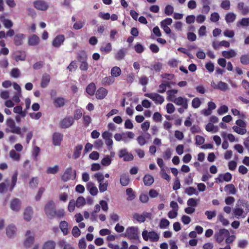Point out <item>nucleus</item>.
<instances>
[{
  "label": "nucleus",
  "mask_w": 249,
  "mask_h": 249,
  "mask_svg": "<svg viewBox=\"0 0 249 249\" xmlns=\"http://www.w3.org/2000/svg\"><path fill=\"white\" fill-rule=\"evenodd\" d=\"M65 99L63 97H56L53 99V104L56 107H61L64 106Z\"/></svg>",
  "instance_id": "nucleus-25"
},
{
  "label": "nucleus",
  "mask_w": 249,
  "mask_h": 249,
  "mask_svg": "<svg viewBox=\"0 0 249 249\" xmlns=\"http://www.w3.org/2000/svg\"><path fill=\"white\" fill-rule=\"evenodd\" d=\"M24 35L23 34H18L14 38V43L16 45L19 46L22 44V40L24 38Z\"/></svg>",
  "instance_id": "nucleus-36"
},
{
  "label": "nucleus",
  "mask_w": 249,
  "mask_h": 249,
  "mask_svg": "<svg viewBox=\"0 0 249 249\" xmlns=\"http://www.w3.org/2000/svg\"><path fill=\"white\" fill-rule=\"evenodd\" d=\"M18 172L16 171L14 175L11 178V184L10 186L9 191H12L14 187H15L17 181V177H18Z\"/></svg>",
  "instance_id": "nucleus-43"
},
{
  "label": "nucleus",
  "mask_w": 249,
  "mask_h": 249,
  "mask_svg": "<svg viewBox=\"0 0 249 249\" xmlns=\"http://www.w3.org/2000/svg\"><path fill=\"white\" fill-rule=\"evenodd\" d=\"M110 73L112 77H117L121 74V69L118 67L115 66L111 69Z\"/></svg>",
  "instance_id": "nucleus-41"
},
{
  "label": "nucleus",
  "mask_w": 249,
  "mask_h": 249,
  "mask_svg": "<svg viewBox=\"0 0 249 249\" xmlns=\"http://www.w3.org/2000/svg\"><path fill=\"white\" fill-rule=\"evenodd\" d=\"M205 214L207 216L208 220H211L216 215V212L215 211H206L205 212Z\"/></svg>",
  "instance_id": "nucleus-61"
},
{
  "label": "nucleus",
  "mask_w": 249,
  "mask_h": 249,
  "mask_svg": "<svg viewBox=\"0 0 249 249\" xmlns=\"http://www.w3.org/2000/svg\"><path fill=\"white\" fill-rule=\"evenodd\" d=\"M40 42L39 37L36 35H33L30 36L28 38V44L30 46H36Z\"/></svg>",
  "instance_id": "nucleus-21"
},
{
  "label": "nucleus",
  "mask_w": 249,
  "mask_h": 249,
  "mask_svg": "<svg viewBox=\"0 0 249 249\" xmlns=\"http://www.w3.org/2000/svg\"><path fill=\"white\" fill-rule=\"evenodd\" d=\"M34 5L38 10L44 11L48 9V4L47 2L43 0H39L34 2Z\"/></svg>",
  "instance_id": "nucleus-16"
},
{
  "label": "nucleus",
  "mask_w": 249,
  "mask_h": 249,
  "mask_svg": "<svg viewBox=\"0 0 249 249\" xmlns=\"http://www.w3.org/2000/svg\"><path fill=\"white\" fill-rule=\"evenodd\" d=\"M228 235H229V231L225 229H222L215 232L214 237L217 242L220 243Z\"/></svg>",
  "instance_id": "nucleus-6"
},
{
  "label": "nucleus",
  "mask_w": 249,
  "mask_h": 249,
  "mask_svg": "<svg viewBox=\"0 0 249 249\" xmlns=\"http://www.w3.org/2000/svg\"><path fill=\"white\" fill-rule=\"evenodd\" d=\"M83 148L82 144H78L74 147L73 154V159H77L80 157Z\"/></svg>",
  "instance_id": "nucleus-31"
},
{
  "label": "nucleus",
  "mask_w": 249,
  "mask_h": 249,
  "mask_svg": "<svg viewBox=\"0 0 249 249\" xmlns=\"http://www.w3.org/2000/svg\"><path fill=\"white\" fill-rule=\"evenodd\" d=\"M134 49L136 53H141L144 51V48L141 44L137 43L134 46Z\"/></svg>",
  "instance_id": "nucleus-64"
},
{
  "label": "nucleus",
  "mask_w": 249,
  "mask_h": 249,
  "mask_svg": "<svg viewBox=\"0 0 249 249\" xmlns=\"http://www.w3.org/2000/svg\"><path fill=\"white\" fill-rule=\"evenodd\" d=\"M206 130L209 132L216 133L218 131V127L214 126L212 123H209L206 126Z\"/></svg>",
  "instance_id": "nucleus-49"
},
{
  "label": "nucleus",
  "mask_w": 249,
  "mask_h": 249,
  "mask_svg": "<svg viewBox=\"0 0 249 249\" xmlns=\"http://www.w3.org/2000/svg\"><path fill=\"white\" fill-rule=\"evenodd\" d=\"M112 160L108 155L106 156L102 160L101 164L105 166L109 165L111 163Z\"/></svg>",
  "instance_id": "nucleus-55"
},
{
  "label": "nucleus",
  "mask_w": 249,
  "mask_h": 249,
  "mask_svg": "<svg viewBox=\"0 0 249 249\" xmlns=\"http://www.w3.org/2000/svg\"><path fill=\"white\" fill-rule=\"evenodd\" d=\"M133 218L139 223H143L147 218L151 219L152 213L146 212H143L142 213H135L133 216Z\"/></svg>",
  "instance_id": "nucleus-7"
},
{
  "label": "nucleus",
  "mask_w": 249,
  "mask_h": 249,
  "mask_svg": "<svg viewBox=\"0 0 249 249\" xmlns=\"http://www.w3.org/2000/svg\"><path fill=\"white\" fill-rule=\"evenodd\" d=\"M26 238L24 242V245L27 248H29L33 244L35 240V233L31 231H27L25 234Z\"/></svg>",
  "instance_id": "nucleus-9"
},
{
  "label": "nucleus",
  "mask_w": 249,
  "mask_h": 249,
  "mask_svg": "<svg viewBox=\"0 0 249 249\" xmlns=\"http://www.w3.org/2000/svg\"><path fill=\"white\" fill-rule=\"evenodd\" d=\"M189 99L183 96L177 97L174 101V103L177 106H181L185 109H187L188 107Z\"/></svg>",
  "instance_id": "nucleus-11"
},
{
  "label": "nucleus",
  "mask_w": 249,
  "mask_h": 249,
  "mask_svg": "<svg viewBox=\"0 0 249 249\" xmlns=\"http://www.w3.org/2000/svg\"><path fill=\"white\" fill-rule=\"evenodd\" d=\"M63 135L59 133H55L53 135V143L56 146L60 145L62 141Z\"/></svg>",
  "instance_id": "nucleus-30"
},
{
  "label": "nucleus",
  "mask_w": 249,
  "mask_h": 249,
  "mask_svg": "<svg viewBox=\"0 0 249 249\" xmlns=\"http://www.w3.org/2000/svg\"><path fill=\"white\" fill-rule=\"evenodd\" d=\"M231 174L229 172H227L224 174H219L218 177L216 178L215 180L216 182L222 183L224 181L229 182L231 180Z\"/></svg>",
  "instance_id": "nucleus-15"
},
{
  "label": "nucleus",
  "mask_w": 249,
  "mask_h": 249,
  "mask_svg": "<svg viewBox=\"0 0 249 249\" xmlns=\"http://www.w3.org/2000/svg\"><path fill=\"white\" fill-rule=\"evenodd\" d=\"M126 49L123 48L119 50L115 54V58L117 60L123 59L125 55Z\"/></svg>",
  "instance_id": "nucleus-26"
},
{
  "label": "nucleus",
  "mask_w": 249,
  "mask_h": 249,
  "mask_svg": "<svg viewBox=\"0 0 249 249\" xmlns=\"http://www.w3.org/2000/svg\"><path fill=\"white\" fill-rule=\"evenodd\" d=\"M119 157L120 158H123V160L125 161H131L134 158L133 155L128 153L125 148L120 150Z\"/></svg>",
  "instance_id": "nucleus-13"
},
{
  "label": "nucleus",
  "mask_w": 249,
  "mask_h": 249,
  "mask_svg": "<svg viewBox=\"0 0 249 249\" xmlns=\"http://www.w3.org/2000/svg\"><path fill=\"white\" fill-rule=\"evenodd\" d=\"M178 92V90L176 89H172L167 91L166 94L167 95V100L168 101L174 102V101L177 99L176 94Z\"/></svg>",
  "instance_id": "nucleus-20"
},
{
  "label": "nucleus",
  "mask_w": 249,
  "mask_h": 249,
  "mask_svg": "<svg viewBox=\"0 0 249 249\" xmlns=\"http://www.w3.org/2000/svg\"><path fill=\"white\" fill-rule=\"evenodd\" d=\"M59 167L55 165L53 167H49L46 170V173L49 174H55L58 171Z\"/></svg>",
  "instance_id": "nucleus-60"
},
{
  "label": "nucleus",
  "mask_w": 249,
  "mask_h": 249,
  "mask_svg": "<svg viewBox=\"0 0 249 249\" xmlns=\"http://www.w3.org/2000/svg\"><path fill=\"white\" fill-rule=\"evenodd\" d=\"M144 96L150 98L157 105H161L164 101V98L158 93H145Z\"/></svg>",
  "instance_id": "nucleus-8"
},
{
  "label": "nucleus",
  "mask_w": 249,
  "mask_h": 249,
  "mask_svg": "<svg viewBox=\"0 0 249 249\" xmlns=\"http://www.w3.org/2000/svg\"><path fill=\"white\" fill-rule=\"evenodd\" d=\"M76 176L75 171H72L71 168H67L62 176V179L64 181H67L70 179H74Z\"/></svg>",
  "instance_id": "nucleus-12"
},
{
  "label": "nucleus",
  "mask_w": 249,
  "mask_h": 249,
  "mask_svg": "<svg viewBox=\"0 0 249 249\" xmlns=\"http://www.w3.org/2000/svg\"><path fill=\"white\" fill-rule=\"evenodd\" d=\"M201 105V101L199 98L196 97L192 101V106L194 108H198Z\"/></svg>",
  "instance_id": "nucleus-59"
},
{
  "label": "nucleus",
  "mask_w": 249,
  "mask_h": 249,
  "mask_svg": "<svg viewBox=\"0 0 249 249\" xmlns=\"http://www.w3.org/2000/svg\"><path fill=\"white\" fill-rule=\"evenodd\" d=\"M240 62L243 65H249V54L242 55L240 57Z\"/></svg>",
  "instance_id": "nucleus-63"
},
{
  "label": "nucleus",
  "mask_w": 249,
  "mask_h": 249,
  "mask_svg": "<svg viewBox=\"0 0 249 249\" xmlns=\"http://www.w3.org/2000/svg\"><path fill=\"white\" fill-rule=\"evenodd\" d=\"M143 180L145 185L150 186L154 182V179L152 176L146 175L144 176Z\"/></svg>",
  "instance_id": "nucleus-37"
},
{
  "label": "nucleus",
  "mask_w": 249,
  "mask_h": 249,
  "mask_svg": "<svg viewBox=\"0 0 249 249\" xmlns=\"http://www.w3.org/2000/svg\"><path fill=\"white\" fill-rule=\"evenodd\" d=\"M238 27H247L249 26V18H242L240 21L237 23Z\"/></svg>",
  "instance_id": "nucleus-44"
},
{
  "label": "nucleus",
  "mask_w": 249,
  "mask_h": 249,
  "mask_svg": "<svg viewBox=\"0 0 249 249\" xmlns=\"http://www.w3.org/2000/svg\"><path fill=\"white\" fill-rule=\"evenodd\" d=\"M76 206L77 207H80L84 206L86 204V200L83 196H79L75 202Z\"/></svg>",
  "instance_id": "nucleus-54"
},
{
  "label": "nucleus",
  "mask_w": 249,
  "mask_h": 249,
  "mask_svg": "<svg viewBox=\"0 0 249 249\" xmlns=\"http://www.w3.org/2000/svg\"><path fill=\"white\" fill-rule=\"evenodd\" d=\"M233 130L239 135H244L247 133V129L245 128L234 125L232 126Z\"/></svg>",
  "instance_id": "nucleus-45"
},
{
  "label": "nucleus",
  "mask_w": 249,
  "mask_h": 249,
  "mask_svg": "<svg viewBox=\"0 0 249 249\" xmlns=\"http://www.w3.org/2000/svg\"><path fill=\"white\" fill-rule=\"evenodd\" d=\"M198 201V199L190 198L187 200V204L188 206L195 208L197 206Z\"/></svg>",
  "instance_id": "nucleus-56"
},
{
  "label": "nucleus",
  "mask_w": 249,
  "mask_h": 249,
  "mask_svg": "<svg viewBox=\"0 0 249 249\" xmlns=\"http://www.w3.org/2000/svg\"><path fill=\"white\" fill-rule=\"evenodd\" d=\"M5 123L8 127V128L5 129L6 132L21 135V137H23V134H21L20 127L16 125L15 122L13 119L11 117L8 118L6 120Z\"/></svg>",
  "instance_id": "nucleus-2"
},
{
  "label": "nucleus",
  "mask_w": 249,
  "mask_h": 249,
  "mask_svg": "<svg viewBox=\"0 0 249 249\" xmlns=\"http://www.w3.org/2000/svg\"><path fill=\"white\" fill-rule=\"evenodd\" d=\"M112 46L110 43H107L105 46H102L100 48V51L106 53H108L111 52Z\"/></svg>",
  "instance_id": "nucleus-51"
},
{
  "label": "nucleus",
  "mask_w": 249,
  "mask_h": 249,
  "mask_svg": "<svg viewBox=\"0 0 249 249\" xmlns=\"http://www.w3.org/2000/svg\"><path fill=\"white\" fill-rule=\"evenodd\" d=\"M38 184V179L37 177L33 178L29 182V186L32 188H36Z\"/></svg>",
  "instance_id": "nucleus-62"
},
{
  "label": "nucleus",
  "mask_w": 249,
  "mask_h": 249,
  "mask_svg": "<svg viewBox=\"0 0 249 249\" xmlns=\"http://www.w3.org/2000/svg\"><path fill=\"white\" fill-rule=\"evenodd\" d=\"M245 202L243 200L239 199L235 206V207L232 209V212L234 216L237 218H244L246 215L244 210V207L245 206Z\"/></svg>",
  "instance_id": "nucleus-1"
},
{
  "label": "nucleus",
  "mask_w": 249,
  "mask_h": 249,
  "mask_svg": "<svg viewBox=\"0 0 249 249\" xmlns=\"http://www.w3.org/2000/svg\"><path fill=\"white\" fill-rule=\"evenodd\" d=\"M142 238L144 240L147 241L149 240L152 242H157L160 238V236L155 231H148L146 230H144L142 233Z\"/></svg>",
  "instance_id": "nucleus-4"
},
{
  "label": "nucleus",
  "mask_w": 249,
  "mask_h": 249,
  "mask_svg": "<svg viewBox=\"0 0 249 249\" xmlns=\"http://www.w3.org/2000/svg\"><path fill=\"white\" fill-rule=\"evenodd\" d=\"M74 122L72 117H68L63 119L60 123L61 127L63 128H67L70 127Z\"/></svg>",
  "instance_id": "nucleus-17"
},
{
  "label": "nucleus",
  "mask_w": 249,
  "mask_h": 249,
  "mask_svg": "<svg viewBox=\"0 0 249 249\" xmlns=\"http://www.w3.org/2000/svg\"><path fill=\"white\" fill-rule=\"evenodd\" d=\"M13 111L14 113L20 115L22 118H24L26 116V110H23L21 106H17L14 107Z\"/></svg>",
  "instance_id": "nucleus-34"
},
{
  "label": "nucleus",
  "mask_w": 249,
  "mask_h": 249,
  "mask_svg": "<svg viewBox=\"0 0 249 249\" xmlns=\"http://www.w3.org/2000/svg\"><path fill=\"white\" fill-rule=\"evenodd\" d=\"M108 183L107 181H106L105 182H100L99 185V191L101 193L105 192L107 189Z\"/></svg>",
  "instance_id": "nucleus-57"
},
{
  "label": "nucleus",
  "mask_w": 249,
  "mask_h": 249,
  "mask_svg": "<svg viewBox=\"0 0 249 249\" xmlns=\"http://www.w3.org/2000/svg\"><path fill=\"white\" fill-rule=\"evenodd\" d=\"M216 89H218L221 91H225L228 89V85L227 83L220 81L217 84L216 87H215Z\"/></svg>",
  "instance_id": "nucleus-48"
},
{
  "label": "nucleus",
  "mask_w": 249,
  "mask_h": 249,
  "mask_svg": "<svg viewBox=\"0 0 249 249\" xmlns=\"http://www.w3.org/2000/svg\"><path fill=\"white\" fill-rule=\"evenodd\" d=\"M236 17L234 13H228L225 16V20L227 23H232L235 20Z\"/></svg>",
  "instance_id": "nucleus-40"
},
{
  "label": "nucleus",
  "mask_w": 249,
  "mask_h": 249,
  "mask_svg": "<svg viewBox=\"0 0 249 249\" xmlns=\"http://www.w3.org/2000/svg\"><path fill=\"white\" fill-rule=\"evenodd\" d=\"M68 223L65 221H61L60 223V228L64 235L68 233Z\"/></svg>",
  "instance_id": "nucleus-50"
},
{
  "label": "nucleus",
  "mask_w": 249,
  "mask_h": 249,
  "mask_svg": "<svg viewBox=\"0 0 249 249\" xmlns=\"http://www.w3.org/2000/svg\"><path fill=\"white\" fill-rule=\"evenodd\" d=\"M96 90V86L94 83H91L88 85L86 88L87 93L90 96L94 94Z\"/></svg>",
  "instance_id": "nucleus-35"
},
{
  "label": "nucleus",
  "mask_w": 249,
  "mask_h": 249,
  "mask_svg": "<svg viewBox=\"0 0 249 249\" xmlns=\"http://www.w3.org/2000/svg\"><path fill=\"white\" fill-rule=\"evenodd\" d=\"M114 78L112 77L111 76H109L102 79V84L104 85H110L113 84L114 82Z\"/></svg>",
  "instance_id": "nucleus-42"
},
{
  "label": "nucleus",
  "mask_w": 249,
  "mask_h": 249,
  "mask_svg": "<svg viewBox=\"0 0 249 249\" xmlns=\"http://www.w3.org/2000/svg\"><path fill=\"white\" fill-rule=\"evenodd\" d=\"M45 212L47 215L50 218H52L55 215L56 211L53 202H49L46 204L45 207Z\"/></svg>",
  "instance_id": "nucleus-10"
},
{
  "label": "nucleus",
  "mask_w": 249,
  "mask_h": 249,
  "mask_svg": "<svg viewBox=\"0 0 249 249\" xmlns=\"http://www.w3.org/2000/svg\"><path fill=\"white\" fill-rule=\"evenodd\" d=\"M120 182L123 186H127L130 182L129 176L127 174H123L121 175Z\"/></svg>",
  "instance_id": "nucleus-27"
},
{
  "label": "nucleus",
  "mask_w": 249,
  "mask_h": 249,
  "mask_svg": "<svg viewBox=\"0 0 249 249\" xmlns=\"http://www.w3.org/2000/svg\"><path fill=\"white\" fill-rule=\"evenodd\" d=\"M65 40L63 35H59L56 36L52 41V45L55 48L60 47L64 43Z\"/></svg>",
  "instance_id": "nucleus-14"
},
{
  "label": "nucleus",
  "mask_w": 249,
  "mask_h": 249,
  "mask_svg": "<svg viewBox=\"0 0 249 249\" xmlns=\"http://www.w3.org/2000/svg\"><path fill=\"white\" fill-rule=\"evenodd\" d=\"M33 213V209L31 207H28L24 211V218L27 221L31 220Z\"/></svg>",
  "instance_id": "nucleus-29"
},
{
  "label": "nucleus",
  "mask_w": 249,
  "mask_h": 249,
  "mask_svg": "<svg viewBox=\"0 0 249 249\" xmlns=\"http://www.w3.org/2000/svg\"><path fill=\"white\" fill-rule=\"evenodd\" d=\"M184 193L189 196H193V195L197 196L198 192L196 188L193 187H189L185 189Z\"/></svg>",
  "instance_id": "nucleus-39"
},
{
  "label": "nucleus",
  "mask_w": 249,
  "mask_h": 249,
  "mask_svg": "<svg viewBox=\"0 0 249 249\" xmlns=\"http://www.w3.org/2000/svg\"><path fill=\"white\" fill-rule=\"evenodd\" d=\"M108 93V91L105 88L101 87L100 88L96 91V97L98 99H103L106 97Z\"/></svg>",
  "instance_id": "nucleus-19"
},
{
  "label": "nucleus",
  "mask_w": 249,
  "mask_h": 249,
  "mask_svg": "<svg viewBox=\"0 0 249 249\" xmlns=\"http://www.w3.org/2000/svg\"><path fill=\"white\" fill-rule=\"evenodd\" d=\"M162 67V63L160 62H156L153 65H151L150 67H148V68L151 70H154L156 72H159L161 70Z\"/></svg>",
  "instance_id": "nucleus-47"
},
{
  "label": "nucleus",
  "mask_w": 249,
  "mask_h": 249,
  "mask_svg": "<svg viewBox=\"0 0 249 249\" xmlns=\"http://www.w3.org/2000/svg\"><path fill=\"white\" fill-rule=\"evenodd\" d=\"M126 195L128 196V197L127 198L128 200H132L135 198V195L133 193V190L131 188H127L126 190Z\"/></svg>",
  "instance_id": "nucleus-58"
},
{
  "label": "nucleus",
  "mask_w": 249,
  "mask_h": 249,
  "mask_svg": "<svg viewBox=\"0 0 249 249\" xmlns=\"http://www.w3.org/2000/svg\"><path fill=\"white\" fill-rule=\"evenodd\" d=\"M134 137V134L131 131L124 133V136H123L122 141L124 143H127L129 142V139H132Z\"/></svg>",
  "instance_id": "nucleus-33"
},
{
  "label": "nucleus",
  "mask_w": 249,
  "mask_h": 249,
  "mask_svg": "<svg viewBox=\"0 0 249 249\" xmlns=\"http://www.w3.org/2000/svg\"><path fill=\"white\" fill-rule=\"evenodd\" d=\"M236 54L237 53L233 49H230L229 51H224L222 52V56L227 59L235 57Z\"/></svg>",
  "instance_id": "nucleus-28"
},
{
  "label": "nucleus",
  "mask_w": 249,
  "mask_h": 249,
  "mask_svg": "<svg viewBox=\"0 0 249 249\" xmlns=\"http://www.w3.org/2000/svg\"><path fill=\"white\" fill-rule=\"evenodd\" d=\"M6 234L9 238L14 237L16 233V228L15 225L11 224L6 229Z\"/></svg>",
  "instance_id": "nucleus-24"
},
{
  "label": "nucleus",
  "mask_w": 249,
  "mask_h": 249,
  "mask_svg": "<svg viewBox=\"0 0 249 249\" xmlns=\"http://www.w3.org/2000/svg\"><path fill=\"white\" fill-rule=\"evenodd\" d=\"M21 202L17 198L12 199L11 201L10 208L15 212H18L21 208Z\"/></svg>",
  "instance_id": "nucleus-18"
},
{
  "label": "nucleus",
  "mask_w": 249,
  "mask_h": 249,
  "mask_svg": "<svg viewBox=\"0 0 249 249\" xmlns=\"http://www.w3.org/2000/svg\"><path fill=\"white\" fill-rule=\"evenodd\" d=\"M50 81V76L49 74L45 73L42 75L40 86L42 88H46Z\"/></svg>",
  "instance_id": "nucleus-32"
},
{
  "label": "nucleus",
  "mask_w": 249,
  "mask_h": 249,
  "mask_svg": "<svg viewBox=\"0 0 249 249\" xmlns=\"http://www.w3.org/2000/svg\"><path fill=\"white\" fill-rule=\"evenodd\" d=\"M125 237L129 240L133 241L139 240V231L137 227L131 226L128 227L125 231Z\"/></svg>",
  "instance_id": "nucleus-3"
},
{
  "label": "nucleus",
  "mask_w": 249,
  "mask_h": 249,
  "mask_svg": "<svg viewBox=\"0 0 249 249\" xmlns=\"http://www.w3.org/2000/svg\"><path fill=\"white\" fill-rule=\"evenodd\" d=\"M10 157L15 161H19L20 159V155L16 152L14 150H11L9 152Z\"/></svg>",
  "instance_id": "nucleus-46"
},
{
  "label": "nucleus",
  "mask_w": 249,
  "mask_h": 249,
  "mask_svg": "<svg viewBox=\"0 0 249 249\" xmlns=\"http://www.w3.org/2000/svg\"><path fill=\"white\" fill-rule=\"evenodd\" d=\"M87 189L89 191L90 194L92 196H96L98 193V189L94 184L89 182L87 184Z\"/></svg>",
  "instance_id": "nucleus-22"
},
{
  "label": "nucleus",
  "mask_w": 249,
  "mask_h": 249,
  "mask_svg": "<svg viewBox=\"0 0 249 249\" xmlns=\"http://www.w3.org/2000/svg\"><path fill=\"white\" fill-rule=\"evenodd\" d=\"M174 12V7L171 5H167L164 9V13L166 16H171Z\"/></svg>",
  "instance_id": "nucleus-53"
},
{
  "label": "nucleus",
  "mask_w": 249,
  "mask_h": 249,
  "mask_svg": "<svg viewBox=\"0 0 249 249\" xmlns=\"http://www.w3.org/2000/svg\"><path fill=\"white\" fill-rule=\"evenodd\" d=\"M56 244L52 240H49L45 242L43 245L42 249H54Z\"/></svg>",
  "instance_id": "nucleus-38"
},
{
  "label": "nucleus",
  "mask_w": 249,
  "mask_h": 249,
  "mask_svg": "<svg viewBox=\"0 0 249 249\" xmlns=\"http://www.w3.org/2000/svg\"><path fill=\"white\" fill-rule=\"evenodd\" d=\"M224 190L227 194L229 195H234L237 192V190L235 188L234 185L232 184H229L226 185L224 187Z\"/></svg>",
  "instance_id": "nucleus-23"
},
{
  "label": "nucleus",
  "mask_w": 249,
  "mask_h": 249,
  "mask_svg": "<svg viewBox=\"0 0 249 249\" xmlns=\"http://www.w3.org/2000/svg\"><path fill=\"white\" fill-rule=\"evenodd\" d=\"M170 222L168 220L165 218H162L160 221L159 227L161 229H164L167 228Z\"/></svg>",
  "instance_id": "nucleus-52"
},
{
  "label": "nucleus",
  "mask_w": 249,
  "mask_h": 249,
  "mask_svg": "<svg viewBox=\"0 0 249 249\" xmlns=\"http://www.w3.org/2000/svg\"><path fill=\"white\" fill-rule=\"evenodd\" d=\"M112 134L108 131H106L102 134V137L105 141L107 149L111 151L113 148V140L112 139Z\"/></svg>",
  "instance_id": "nucleus-5"
}]
</instances>
